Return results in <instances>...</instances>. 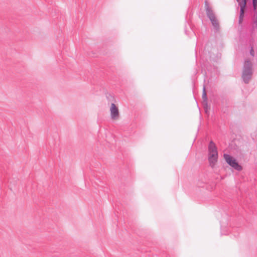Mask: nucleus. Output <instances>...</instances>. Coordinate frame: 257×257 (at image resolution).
Returning a JSON list of instances; mask_svg holds the SVG:
<instances>
[{"label":"nucleus","mask_w":257,"mask_h":257,"mask_svg":"<svg viewBox=\"0 0 257 257\" xmlns=\"http://www.w3.org/2000/svg\"><path fill=\"white\" fill-rule=\"evenodd\" d=\"M110 116L112 119H117L118 117L119 112L117 106L114 103H111L110 108Z\"/></svg>","instance_id":"nucleus-6"},{"label":"nucleus","mask_w":257,"mask_h":257,"mask_svg":"<svg viewBox=\"0 0 257 257\" xmlns=\"http://www.w3.org/2000/svg\"><path fill=\"white\" fill-rule=\"evenodd\" d=\"M239 1H240V0H236V1H237V2H239Z\"/></svg>","instance_id":"nucleus-11"},{"label":"nucleus","mask_w":257,"mask_h":257,"mask_svg":"<svg viewBox=\"0 0 257 257\" xmlns=\"http://www.w3.org/2000/svg\"><path fill=\"white\" fill-rule=\"evenodd\" d=\"M247 0H241V2H238V5L240 6V13L238 19L239 24H241L243 20L244 9L245 8Z\"/></svg>","instance_id":"nucleus-5"},{"label":"nucleus","mask_w":257,"mask_h":257,"mask_svg":"<svg viewBox=\"0 0 257 257\" xmlns=\"http://www.w3.org/2000/svg\"><path fill=\"white\" fill-rule=\"evenodd\" d=\"M202 97V99H203V103H204L206 106H207L208 99H207V94H206V90H205V86H203Z\"/></svg>","instance_id":"nucleus-7"},{"label":"nucleus","mask_w":257,"mask_h":257,"mask_svg":"<svg viewBox=\"0 0 257 257\" xmlns=\"http://www.w3.org/2000/svg\"><path fill=\"white\" fill-rule=\"evenodd\" d=\"M253 74L252 64L249 60H245L242 69V79L245 84L249 83Z\"/></svg>","instance_id":"nucleus-1"},{"label":"nucleus","mask_w":257,"mask_h":257,"mask_svg":"<svg viewBox=\"0 0 257 257\" xmlns=\"http://www.w3.org/2000/svg\"><path fill=\"white\" fill-rule=\"evenodd\" d=\"M205 7L206 10V13L207 17L210 20L212 25L213 26L214 29L216 31H218L219 30V22L216 18V16L212 10L209 7V4L207 1L205 2Z\"/></svg>","instance_id":"nucleus-3"},{"label":"nucleus","mask_w":257,"mask_h":257,"mask_svg":"<svg viewBox=\"0 0 257 257\" xmlns=\"http://www.w3.org/2000/svg\"><path fill=\"white\" fill-rule=\"evenodd\" d=\"M208 161L211 168L215 165L218 159V152L215 143L211 141L208 146Z\"/></svg>","instance_id":"nucleus-2"},{"label":"nucleus","mask_w":257,"mask_h":257,"mask_svg":"<svg viewBox=\"0 0 257 257\" xmlns=\"http://www.w3.org/2000/svg\"><path fill=\"white\" fill-rule=\"evenodd\" d=\"M203 104V106H204V108L205 109V112H207V107H208V105L206 106L205 104H204V103Z\"/></svg>","instance_id":"nucleus-10"},{"label":"nucleus","mask_w":257,"mask_h":257,"mask_svg":"<svg viewBox=\"0 0 257 257\" xmlns=\"http://www.w3.org/2000/svg\"><path fill=\"white\" fill-rule=\"evenodd\" d=\"M252 5L253 9L255 10L257 7V0H252Z\"/></svg>","instance_id":"nucleus-8"},{"label":"nucleus","mask_w":257,"mask_h":257,"mask_svg":"<svg viewBox=\"0 0 257 257\" xmlns=\"http://www.w3.org/2000/svg\"><path fill=\"white\" fill-rule=\"evenodd\" d=\"M250 54L252 57H254V51L253 50L252 47H251V49L250 50Z\"/></svg>","instance_id":"nucleus-9"},{"label":"nucleus","mask_w":257,"mask_h":257,"mask_svg":"<svg viewBox=\"0 0 257 257\" xmlns=\"http://www.w3.org/2000/svg\"><path fill=\"white\" fill-rule=\"evenodd\" d=\"M223 157L226 163L234 169L238 171L242 170L241 166L238 164L236 160L233 157L227 154H224Z\"/></svg>","instance_id":"nucleus-4"}]
</instances>
